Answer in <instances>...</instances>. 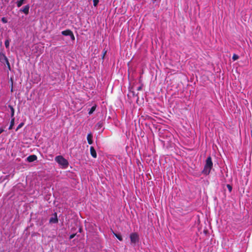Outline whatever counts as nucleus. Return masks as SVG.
<instances>
[{"instance_id": "f257e3e1", "label": "nucleus", "mask_w": 252, "mask_h": 252, "mask_svg": "<svg viewBox=\"0 0 252 252\" xmlns=\"http://www.w3.org/2000/svg\"><path fill=\"white\" fill-rule=\"evenodd\" d=\"M212 167L213 162L212 161V159L210 157H209L207 158L206 159V163L204 166L202 173L206 175H208L210 173Z\"/></svg>"}, {"instance_id": "f03ea898", "label": "nucleus", "mask_w": 252, "mask_h": 252, "mask_svg": "<svg viewBox=\"0 0 252 252\" xmlns=\"http://www.w3.org/2000/svg\"><path fill=\"white\" fill-rule=\"evenodd\" d=\"M55 161L61 166L63 168H66L68 165V161L65 159L62 156H58L55 158Z\"/></svg>"}, {"instance_id": "7ed1b4c3", "label": "nucleus", "mask_w": 252, "mask_h": 252, "mask_svg": "<svg viewBox=\"0 0 252 252\" xmlns=\"http://www.w3.org/2000/svg\"><path fill=\"white\" fill-rule=\"evenodd\" d=\"M0 61L2 63H6L8 68L9 69H10V66L8 59L7 58L5 54L2 52L0 53Z\"/></svg>"}, {"instance_id": "20e7f679", "label": "nucleus", "mask_w": 252, "mask_h": 252, "mask_svg": "<svg viewBox=\"0 0 252 252\" xmlns=\"http://www.w3.org/2000/svg\"><path fill=\"white\" fill-rule=\"evenodd\" d=\"M130 238L132 243H136L138 241L139 236L136 233H132L130 235Z\"/></svg>"}, {"instance_id": "39448f33", "label": "nucleus", "mask_w": 252, "mask_h": 252, "mask_svg": "<svg viewBox=\"0 0 252 252\" xmlns=\"http://www.w3.org/2000/svg\"><path fill=\"white\" fill-rule=\"evenodd\" d=\"M35 48L36 50L37 56H39L43 53L44 47L43 45L36 44L35 45Z\"/></svg>"}, {"instance_id": "423d86ee", "label": "nucleus", "mask_w": 252, "mask_h": 252, "mask_svg": "<svg viewBox=\"0 0 252 252\" xmlns=\"http://www.w3.org/2000/svg\"><path fill=\"white\" fill-rule=\"evenodd\" d=\"M36 159H37V157L34 155H31L27 158V161L30 162L34 161L36 160Z\"/></svg>"}, {"instance_id": "0eeeda50", "label": "nucleus", "mask_w": 252, "mask_h": 252, "mask_svg": "<svg viewBox=\"0 0 252 252\" xmlns=\"http://www.w3.org/2000/svg\"><path fill=\"white\" fill-rule=\"evenodd\" d=\"M87 140H88V142L89 144H93V134H92V133H88V135H87Z\"/></svg>"}, {"instance_id": "6e6552de", "label": "nucleus", "mask_w": 252, "mask_h": 252, "mask_svg": "<svg viewBox=\"0 0 252 252\" xmlns=\"http://www.w3.org/2000/svg\"><path fill=\"white\" fill-rule=\"evenodd\" d=\"M90 152H91V154L93 158H96V156H97L95 150H94V148L92 146L90 147Z\"/></svg>"}, {"instance_id": "1a4fd4ad", "label": "nucleus", "mask_w": 252, "mask_h": 252, "mask_svg": "<svg viewBox=\"0 0 252 252\" xmlns=\"http://www.w3.org/2000/svg\"><path fill=\"white\" fill-rule=\"evenodd\" d=\"M58 220L57 214H55L53 217H52L50 218V222L55 223L58 222Z\"/></svg>"}, {"instance_id": "9d476101", "label": "nucleus", "mask_w": 252, "mask_h": 252, "mask_svg": "<svg viewBox=\"0 0 252 252\" xmlns=\"http://www.w3.org/2000/svg\"><path fill=\"white\" fill-rule=\"evenodd\" d=\"M72 31L69 30H67L62 32V34L65 36H69L71 33Z\"/></svg>"}, {"instance_id": "9b49d317", "label": "nucleus", "mask_w": 252, "mask_h": 252, "mask_svg": "<svg viewBox=\"0 0 252 252\" xmlns=\"http://www.w3.org/2000/svg\"><path fill=\"white\" fill-rule=\"evenodd\" d=\"M22 12H23L25 14H28L29 10V6L26 5L24 6L22 9L21 10Z\"/></svg>"}, {"instance_id": "f8f14e48", "label": "nucleus", "mask_w": 252, "mask_h": 252, "mask_svg": "<svg viewBox=\"0 0 252 252\" xmlns=\"http://www.w3.org/2000/svg\"><path fill=\"white\" fill-rule=\"evenodd\" d=\"M25 0H19L17 1V5L18 7H20L23 3Z\"/></svg>"}, {"instance_id": "ddd939ff", "label": "nucleus", "mask_w": 252, "mask_h": 252, "mask_svg": "<svg viewBox=\"0 0 252 252\" xmlns=\"http://www.w3.org/2000/svg\"><path fill=\"white\" fill-rule=\"evenodd\" d=\"M96 109V106H93L91 109L90 110H89V114L90 115L92 114L93 113V112L95 111Z\"/></svg>"}, {"instance_id": "4468645a", "label": "nucleus", "mask_w": 252, "mask_h": 252, "mask_svg": "<svg viewBox=\"0 0 252 252\" xmlns=\"http://www.w3.org/2000/svg\"><path fill=\"white\" fill-rule=\"evenodd\" d=\"M9 42H10V41L8 39H7L5 41V42H4V44H5V47L6 48H9Z\"/></svg>"}, {"instance_id": "2eb2a0df", "label": "nucleus", "mask_w": 252, "mask_h": 252, "mask_svg": "<svg viewBox=\"0 0 252 252\" xmlns=\"http://www.w3.org/2000/svg\"><path fill=\"white\" fill-rule=\"evenodd\" d=\"M14 119H12L11 120V121L10 125L9 127V129H11L12 128V127H13V125H14Z\"/></svg>"}, {"instance_id": "dca6fc26", "label": "nucleus", "mask_w": 252, "mask_h": 252, "mask_svg": "<svg viewBox=\"0 0 252 252\" xmlns=\"http://www.w3.org/2000/svg\"><path fill=\"white\" fill-rule=\"evenodd\" d=\"M115 236L120 240V241H122L123 239H122V236L120 235H119V234H114Z\"/></svg>"}, {"instance_id": "f3484780", "label": "nucleus", "mask_w": 252, "mask_h": 252, "mask_svg": "<svg viewBox=\"0 0 252 252\" xmlns=\"http://www.w3.org/2000/svg\"><path fill=\"white\" fill-rule=\"evenodd\" d=\"M99 2V0H93V3L94 6H96Z\"/></svg>"}, {"instance_id": "a211bd4d", "label": "nucleus", "mask_w": 252, "mask_h": 252, "mask_svg": "<svg viewBox=\"0 0 252 252\" xmlns=\"http://www.w3.org/2000/svg\"><path fill=\"white\" fill-rule=\"evenodd\" d=\"M24 125V123H22L21 124H20L18 126H17V128H16V130H18V129H20V128H21Z\"/></svg>"}, {"instance_id": "6ab92c4d", "label": "nucleus", "mask_w": 252, "mask_h": 252, "mask_svg": "<svg viewBox=\"0 0 252 252\" xmlns=\"http://www.w3.org/2000/svg\"><path fill=\"white\" fill-rule=\"evenodd\" d=\"M70 37L71 38V39L72 40H75V37L74 36V34L72 32H71V33L70 34Z\"/></svg>"}, {"instance_id": "aec40b11", "label": "nucleus", "mask_w": 252, "mask_h": 252, "mask_svg": "<svg viewBox=\"0 0 252 252\" xmlns=\"http://www.w3.org/2000/svg\"><path fill=\"white\" fill-rule=\"evenodd\" d=\"M232 59L234 61H235L238 59V56L236 55H234L233 56Z\"/></svg>"}, {"instance_id": "412c9836", "label": "nucleus", "mask_w": 252, "mask_h": 252, "mask_svg": "<svg viewBox=\"0 0 252 252\" xmlns=\"http://www.w3.org/2000/svg\"><path fill=\"white\" fill-rule=\"evenodd\" d=\"M1 21L3 23H7V20L4 17H3L1 19Z\"/></svg>"}, {"instance_id": "4be33fe9", "label": "nucleus", "mask_w": 252, "mask_h": 252, "mask_svg": "<svg viewBox=\"0 0 252 252\" xmlns=\"http://www.w3.org/2000/svg\"><path fill=\"white\" fill-rule=\"evenodd\" d=\"M227 188H228V189L230 191H231V189H232V188H231V187L229 185H227Z\"/></svg>"}, {"instance_id": "5701e85b", "label": "nucleus", "mask_w": 252, "mask_h": 252, "mask_svg": "<svg viewBox=\"0 0 252 252\" xmlns=\"http://www.w3.org/2000/svg\"><path fill=\"white\" fill-rule=\"evenodd\" d=\"M74 236H75V235H74V234L71 235L70 236V237H69L70 239H71L73 238H74Z\"/></svg>"}, {"instance_id": "b1692460", "label": "nucleus", "mask_w": 252, "mask_h": 252, "mask_svg": "<svg viewBox=\"0 0 252 252\" xmlns=\"http://www.w3.org/2000/svg\"><path fill=\"white\" fill-rule=\"evenodd\" d=\"M4 131V129L2 128H0V134Z\"/></svg>"}]
</instances>
